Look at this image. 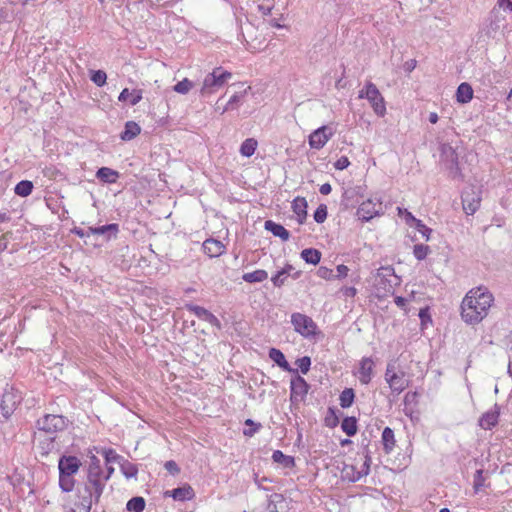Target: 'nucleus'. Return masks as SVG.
I'll use <instances>...</instances> for the list:
<instances>
[{"mask_svg": "<svg viewBox=\"0 0 512 512\" xmlns=\"http://www.w3.org/2000/svg\"><path fill=\"white\" fill-rule=\"evenodd\" d=\"M494 297L487 288L479 286L468 291L461 303V317L470 325L480 323L487 315Z\"/></svg>", "mask_w": 512, "mask_h": 512, "instance_id": "f257e3e1", "label": "nucleus"}, {"mask_svg": "<svg viewBox=\"0 0 512 512\" xmlns=\"http://www.w3.org/2000/svg\"><path fill=\"white\" fill-rule=\"evenodd\" d=\"M105 485L106 482L103 479V469L100 465V460L93 456L88 467L83 493L79 489L78 497H88V501L97 504L100 501Z\"/></svg>", "mask_w": 512, "mask_h": 512, "instance_id": "f03ea898", "label": "nucleus"}, {"mask_svg": "<svg viewBox=\"0 0 512 512\" xmlns=\"http://www.w3.org/2000/svg\"><path fill=\"white\" fill-rule=\"evenodd\" d=\"M232 77V74L221 67L215 68L212 73L206 75L201 88V95L206 96L216 92Z\"/></svg>", "mask_w": 512, "mask_h": 512, "instance_id": "7ed1b4c3", "label": "nucleus"}, {"mask_svg": "<svg viewBox=\"0 0 512 512\" xmlns=\"http://www.w3.org/2000/svg\"><path fill=\"white\" fill-rule=\"evenodd\" d=\"M440 159L445 168L449 170V175L451 178L463 180V175L458 163V155L450 144H441Z\"/></svg>", "mask_w": 512, "mask_h": 512, "instance_id": "20e7f679", "label": "nucleus"}, {"mask_svg": "<svg viewBox=\"0 0 512 512\" xmlns=\"http://www.w3.org/2000/svg\"><path fill=\"white\" fill-rule=\"evenodd\" d=\"M358 97L360 99H367L371 104L373 111L378 116H384L386 113L385 101L376 85L372 82H367L362 90L359 91Z\"/></svg>", "mask_w": 512, "mask_h": 512, "instance_id": "39448f33", "label": "nucleus"}, {"mask_svg": "<svg viewBox=\"0 0 512 512\" xmlns=\"http://www.w3.org/2000/svg\"><path fill=\"white\" fill-rule=\"evenodd\" d=\"M68 419L62 415L46 414L36 421V427L46 433H56L66 429Z\"/></svg>", "mask_w": 512, "mask_h": 512, "instance_id": "423d86ee", "label": "nucleus"}, {"mask_svg": "<svg viewBox=\"0 0 512 512\" xmlns=\"http://www.w3.org/2000/svg\"><path fill=\"white\" fill-rule=\"evenodd\" d=\"M291 323L294 326L296 332L303 337H311L315 335L317 325L312 318L301 313H293L291 315Z\"/></svg>", "mask_w": 512, "mask_h": 512, "instance_id": "0eeeda50", "label": "nucleus"}, {"mask_svg": "<svg viewBox=\"0 0 512 512\" xmlns=\"http://www.w3.org/2000/svg\"><path fill=\"white\" fill-rule=\"evenodd\" d=\"M309 388H310V386L306 382V380L303 377H301L300 375H298V373H297L296 376L294 378H292L291 382H290V401H291V403L298 404V403L304 401Z\"/></svg>", "mask_w": 512, "mask_h": 512, "instance_id": "6e6552de", "label": "nucleus"}, {"mask_svg": "<svg viewBox=\"0 0 512 512\" xmlns=\"http://www.w3.org/2000/svg\"><path fill=\"white\" fill-rule=\"evenodd\" d=\"M20 401L21 397L13 390V388L5 389L0 400L2 416L8 419Z\"/></svg>", "mask_w": 512, "mask_h": 512, "instance_id": "1a4fd4ad", "label": "nucleus"}, {"mask_svg": "<svg viewBox=\"0 0 512 512\" xmlns=\"http://www.w3.org/2000/svg\"><path fill=\"white\" fill-rule=\"evenodd\" d=\"M335 130L328 126L323 125L318 129L314 130L309 136V145L314 149H321L324 145L330 140V138L334 135Z\"/></svg>", "mask_w": 512, "mask_h": 512, "instance_id": "9d476101", "label": "nucleus"}, {"mask_svg": "<svg viewBox=\"0 0 512 512\" xmlns=\"http://www.w3.org/2000/svg\"><path fill=\"white\" fill-rule=\"evenodd\" d=\"M462 206L467 215H473L480 207L481 197L474 188H469L462 193Z\"/></svg>", "mask_w": 512, "mask_h": 512, "instance_id": "9b49d317", "label": "nucleus"}, {"mask_svg": "<svg viewBox=\"0 0 512 512\" xmlns=\"http://www.w3.org/2000/svg\"><path fill=\"white\" fill-rule=\"evenodd\" d=\"M81 467V461L72 455H62L58 461L59 473L64 475H74Z\"/></svg>", "mask_w": 512, "mask_h": 512, "instance_id": "f8f14e48", "label": "nucleus"}, {"mask_svg": "<svg viewBox=\"0 0 512 512\" xmlns=\"http://www.w3.org/2000/svg\"><path fill=\"white\" fill-rule=\"evenodd\" d=\"M186 309L195 314L199 319L208 322L209 324L217 327L218 329L221 328V323L219 319L206 308L195 304H186Z\"/></svg>", "mask_w": 512, "mask_h": 512, "instance_id": "ddd939ff", "label": "nucleus"}, {"mask_svg": "<svg viewBox=\"0 0 512 512\" xmlns=\"http://www.w3.org/2000/svg\"><path fill=\"white\" fill-rule=\"evenodd\" d=\"M378 207L379 208L377 209L376 204L371 199H368L360 204L356 214L360 220L369 221L374 216L380 214L381 203L378 204Z\"/></svg>", "mask_w": 512, "mask_h": 512, "instance_id": "4468645a", "label": "nucleus"}, {"mask_svg": "<svg viewBox=\"0 0 512 512\" xmlns=\"http://www.w3.org/2000/svg\"><path fill=\"white\" fill-rule=\"evenodd\" d=\"M500 407L496 403L493 409L485 412L479 419V426L485 430H490L498 424Z\"/></svg>", "mask_w": 512, "mask_h": 512, "instance_id": "2eb2a0df", "label": "nucleus"}, {"mask_svg": "<svg viewBox=\"0 0 512 512\" xmlns=\"http://www.w3.org/2000/svg\"><path fill=\"white\" fill-rule=\"evenodd\" d=\"M167 496L172 497L176 501L192 500L195 497V491L188 483L166 492Z\"/></svg>", "mask_w": 512, "mask_h": 512, "instance_id": "dca6fc26", "label": "nucleus"}, {"mask_svg": "<svg viewBox=\"0 0 512 512\" xmlns=\"http://www.w3.org/2000/svg\"><path fill=\"white\" fill-rule=\"evenodd\" d=\"M374 362L370 357H364L360 361V367L358 371V378L361 384L367 385L370 383L373 376Z\"/></svg>", "mask_w": 512, "mask_h": 512, "instance_id": "f3484780", "label": "nucleus"}, {"mask_svg": "<svg viewBox=\"0 0 512 512\" xmlns=\"http://www.w3.org/2000/svg\"><path fill=\"white\" fill-rule=\"evenodd\" d=\"M224 244L214 238L206 239L203 243V250L209 257H219L225 252Z\"/></svg>", "mask_w": 512, "mask_h": 512, "instance_id": "a211bd4d", "label": "nucleus"}, {"mask_svg": "<svg viewBox=\"0 0 512 512\" xmlns=\"http://www.w3.org/2000/svg\"><path fill=\"white\" fill-rule=\"evenodd\" d=\"M387 383L392 392L396 394H400L408 387V380L405 379V373L403 371L399 372V374L389 376Z\"/></svg>", "mask_w": 512, "mask_h": 512, "instance_id": "6ab92c4d", "label": "nucleus"}, {"mask_svg": "<svg viewBox=\"0 0 512 512\" xmlns=\"http://www.w3.org/2000/svg\"><path fill=\"white\" fill-rule=\"evenodd\" d=\"M269 358L274 362L276 363L281 369H283L284 371H287V372H291V373H294V374H297V369H293L291 368V366L289 365V363L287 362L284 354L282 353V351H280L279 349L277 348H271L269 350Z\"/></svg>", "mask_w": 512, "mask_h": 512, "instance_id": "aec40b11", "label": "nucleus"}, {"mask_svg": "<svg viewBox=\"0 0 512 512\" xmlns=\"http://www.w3.org/2000/svg\"><path fill=\"white\" fill-rule=\"evenodd\" d=\"M264 228L271 232L275 237H279L282 241H287L290 238V232L283 225L272 220H266Z\"/></svg>", "mask_w": 512, "mask_h": 512, "instance_id": "412c9836", "label": "nucleus"}, {"mask_svg": "<svg viewBox=\"0 0 512 512\" xmlns=\"http://www.w3.org/2000/svg\"><path fill=\"white\" fill-rule=\"evenodd\" d=\"M90 232L92 235H103L107 240L112 237H116L119 232V226L116 223L106 224L99 227H90Z\"/></svg>", "mask_w": 512, "mask_h": 512, "instance_id": "4be33fe9", "label": "nucleus"}, {"mask_svg": "<svg viewBox=\"0 0 512 512\" xmlns=\"http://www.w3.org/2000/svg\"><path fill=\"white\" fill-rule=\"evenodd\" d=\"M307 201L304 197H297L292 202L293 212L297 215V220L303 224L307 217Z\"/></svg>", "mask_w": 512, "mask_h": 512, "instance_id": "5701e85b", "label": "nucleus"}, {"mask_svg": "<svg viewBox=\"0 0 512 512\" xmlns=\"http://www.w3.org/2000/svg\"><path fill=\"white\" fill-rule=\"evenodd\" d=\"M473 98V89L467 82L461 83L456 91V100L461 104L470 102Z\"/></svg>", "mask_w": 512, "mask_h": 512, "instance_id": "b1692460", "label": "nucleus"}, {"mask_svg": "<svg viewBox=\"0 0 512 512\" xmlns=\"http://www.w3.org/2000/svg\"><path fill=\"white\" fill-rule=\"evenodd\" d=\"M96 177L104 183H115L119 177V173L108 167H101L96 172Z\"/></svg>", "mask_w": 512, "mask_h": 512, "instance_id": "393cba45", "label": "nucleus"}, {"mask_svg": "<svg viewBox=\"0 0 512 512\" xmlns=\"http://www.w3.org/2000/svg\"><path fill=\"white\" fill-rule=\"evenodd\" d=\"M141 132L140 126L134 121H128L125 124L124 130L120 134L123 141H129L139 135Z\"/></svg>", "mask_w": 512, "mask_h": 512, "instance_id": "a878e982", "label": "nucleus"}, {"mask_svg": "<svg viewBox=\"0 0 512 512\" xmlns=\"http://www.w3.org/2000/svg\"><path fill=\"white\" fill-rule=\"evenodd\" d=\"M341 477L349 482H357L362 478L359 470L352 464H344L341 470Z\"/></svg>", "mask_w": 512, "mask_h": 512, "instance_id": "bb28decb", "label": "nucleus"}, {"mask_svg": "<svg viewBox=\"0 0 512 512\" xmlns=\"http://www.w3.org/2000/svg\"><path fill=\"white\" fill-rule=\"evenodd\" d=\"M272 460L280 464L283 468H293L295 466V459L292 456L285 455L280 450H275L272 454Z\"/></svg>", "mask_w": 512, "mask_h": 512, "instance_id": "cd10ccee", "label": "nucleus"}, {"mask_svg": "<svg viewBox=\"0 0 512 512\" xmlns=\"http://www.w3.org/2000/svg\"><path fill=\"white\" fill-rule=\"evenodd\" d=\"M382 443L385 453L389 454L395 446L394 431L390 427H385L382 432Z\"/></svg>", "mask_w": 512, "mask_h": 512, "instance_id": "c85d7f7f", "label": "nucleus"}, {"mask_svg": "<svg viewBox=\"0 0 512 512\" xmlns=\"http://www.w3.org/2000/svg\"><path fill=\"white\" fill-rule=\"evenodd\" d=\"M300 255L307 264L317 265L321 260V252L315 248H306Z\"/></svg>", "mask_w": 512, "mask_h": 512, "instance_id": "c756f323", "label": "nucleus"}, {"mask_svg": "<svg viewBox=\"0 0 512 512\" xmlns=\"http://www.w3.org/2000/svg\"><path fill=\"white\" fill-rule=\"evenodd\" d=\"M268 278V273L265 270L258 269L253 272L245 273L242 279L247 283H260Z\"/></svg>", "mask_w": 512, "mask_h": 512, "instance_id": "7c9ffc66", "label": "nucleus"}, {"mask_svg": "<svg viewBox=\"0 0 512 512\" xmlns=\"http://www.w3.org/2000/svg\"><path fill=\"white\" fill-rule=\"evenodd\" d=\"M290 270H294V267L290 264H286L280 271H278L272 278L271 281L275 287H281L284 285L287 276L290 274Z\"/></svg>", "mask_w": 512, "mask_h": 512, "instance_id": "2f4dec72", "label": "nucleus"}, {"mask_svg": "<svg viewBox=\"0 0 512 512\" xmlns=\"http://www.w3.org/2000/svg\"><path fill=\"white\" fill-rule=\"evenodd\" d=\"M341 429L347 436L351 437L357 433V419L355 417H345L341 423Z\"/></svg>", "mask_w": 512, "mask_h": 512, "instance_id": "473e14b6", "label": "nucleus"}, {"mask_svg": "<svg viewBox=\"0 0 512 512\" xmlns=\"http://www.w3.org/2000/svg\"><path fill=\"white\" fill-rule=\"evenodd\" d=\"M145 499L141 496L132 497L126 504L129 512H143L145 509Z\"/></svg>", "mask_w": 512, "mask_h": 512, "instance_id": "72a5a7b5", "label": "nucleus"}, {"mask_svg": "<svg viewBox=\"0 0 512 512\" xmlns=\"http://www.w3.org/2000/svg\"><path fill=\"white\" fill-rule=\"evenodd\" d=\"M354 399V390L352 388H345L339 396L340 406L344 409L349 408L354 403Z\"/></svg>", "mask_w": 512, "mask_h": 512, "instance_id": "f704fd0d", "label": "nucleus"}, {"mask_svg": "<svg viewBox=\"0 0 512 512\" xmlns=\"http://www.w3.org/2000/svg\"><path fill=\"white\" fill-rule=\"evenodd\" d=\"M33 183L29 180H22L18 182L14 188V192L16 195L21 197H27L32 193Z\"/></svg>", "mask_w": 512, "mask_h": 512, "instance_id": "c9c22d12", "label": "nucleus"}, {"mask_svg": "<svg viewBox=\"0 0 512 512\" xmlns=\"http://www.w3.org/2000/svg\"><path fill=\"white\" fill-rule=\"evenodd\" d=\"M257 141L254 138H248L242 142L240 146V153L245 157H251L257 148Z\"/></svg>", "mask_w": 512, "mask_h": 512, "instance_id": "e433bc0d", "label": "nucleus"}, {"mask_svg": "<svg viewBox=\"0 0 512 512\" xmlns=\"http://www.w3.org/2000/svg\"><path fill=\"white\" fill-rule=\"evenodd\" d=\"M75 486V480L72 475H64L59 473V487L63 492H71L73 491Z\"/></svg>", "mask_w": 512, "mask_h": 512, "instance_id": "4c0bfd02", "label": "nucleus"}, {"mask_svg": "<svg viewBox=\"0 0 512 512\" xmlns=\"http://www.w3.org/2000/svg\"><path fill=\"white\" fill-rule=\"evenodd\" d=\"M120 468L126 478L136 477V475L138 473L137 466L135 464L129 462L128 460H123L120 463Z\"/></svg>", "mask_w": 512, "mask_h": 512, "instance_id": "58836bf2", "label": "nucleus"}, {"mask_svg": "<svg viewBox=\"0 0 512 512\" xmlns=\"http://www.w3.org/2000/svg\"><path fill=\"white\" fill-rule=\"evenodd\" d=\"M339 412L337 409L330 407L325 417V425L329 428H335L339 424Z\"/></svg>", "mask_w": 512, "mask_h": 512, "instance_id": "ea45409f", "label": "nucleus"}, {"mask_svg": "<svg viewBox=\"0 0 512 512\" xmlns=\"http://www.w3.org/2000/svg\"><path fill=\"white\" fill-rule=\"evenodd\" d=\"M394 276L396 280H399V278L395 275L394 268L391 266H385L380 267L377 271V277L381 278L382 280H386L390 286H392L391 280H388V277Z\"/></svg>", "mask_w": 512, "mask_h": 512, "instance_id": "a19ab883", "label": "nucleus"}, {"mask_svg": "<svg viewBox=\"0 0 512 512\" xmlns=\"http://www.w3.org/2000/svg\"><path fill=\"white\" fill-rule=\"evenodd\" d=\"M79 502L75 503V509H71L70 512H90L92 508V502L88 501V497H79Z\"/></svg>", "mask_w": 512, "mask_h": 512, "instance_id": "79ce46f5", "label": "nucleus"}, {"mask_svg": "<svg viewBox=\"0 0 512 512\" xmlns=\"http://www.w3.org/2000/svg\"><path fill=\"white\" fill-rule=\"evenodd\" d=\"M90 79L95 85L102 87L106 83L107 75L103 70H93Z\"/></svg>", "mask_w": 512, "mask_h": 512, "instance_id": "37998d69", "label": "nucleus"}, {"mask_svg": "<svg viewBox=\"0 0 512 512\" xmlns=\"http://www.w3.org/2000/svg\"><path fill=\"white\" fill-rule=\"evenodd\" d=\"M193 87V82L187 78L174 85L173 90L179 94H187Z\"/></svg>", "mask_w": 512, "mask_h": 512, "instance_id": "c03bdc74", "label": "nucleus"}, {"mask_svg": "<svg viewBox=\"0 0 512 512\" xmlns=\"http://www.w3.org/2000/svg\"><path fill=\"white\" fill-rule=\"evenodd\" d=\"M430 252V248L428 245L424 244H416L413 247V254L417 260H424L428 253Z\"/></svg>", "mask_w": 512, "mask_h": 512, "instance_id": "a18cd8bd", "label": "nucleus"}, {"mask_svg": "<svg viewBox=\"0 0 512 512\" xmlns=\"http://www.w3.org/2000/svg\"><path fill=\"white\" fill-rule=\"evenodd\" d=\"M327 214V206L325 204H320L314 211L313 218L315 222L321 224L326 220Z\"/></svg>", "mask_w": 512, "mask_h": 512, "instance_id": "49530a36", "label": "nucleus"}, {"mask_svg": "<svg viewBox=\"0 0 512 512\" xmlns=\"http://www.w3.org/2000/svg\"><path fill=\"white\" fill-rule=\"evenodd\" d=\"M245 425H246V426H250V428H249V429H245V430L243 431V434H244L245 436H247V437H252V436H253L255 433H257V432L261 429V427H262V425H261L260 423H256V422H254L252 419H247V420L245 421Z\"/></svg>", "mask_w": 512, "mask_h": 512, "instance_id": "de8ad7c7", "label": "nucleus"}, {"mask_svg": "<svg viewBox=\"0 0 512 512\" xmlns=\"http://www.w3.org/2000/svg\"><path fill=\"white\" fill-rule=\"evenodd\" d=\"M296 365L302 374H307L311 366V359L308 356H303L296 360Z\"/></svg>", "mask_w": 512, "mask_h": 512, "instance_id": "09e8293b", "label": "nucleus"}, {"mask_svg": "<svg viewBox=\"0 0 512 512\" xmlns=\"http://www.w3.org/2000/svg\"><path fill=\"white\" fill-rule=\"evenodd\" d=\"M246 92H247V89H245L243 92H236L233 96H231L224 111H226L228 109H232L234 104L239 103L242 100V98L244 97V94Z\"/></svg>", "mask_w": 512, "mask_h": 512, "instance_id": "8fccbe9b", "label": "nucleus"}, {"mask_svg": "<svg viewBox=\"0 0 512 512\" xmlns=\"http://www.w3.org/2000/svg\"><path fill=\"white\" fill-rule=\"evenodd\" d=\"M484 477H483V471L480 469V470H477L475 475H474V481H473V487H474V490L475 492H478L480 490V488L484 485Z\"/></svg>", "mask_w": 512, "mask_h": 512, "instance_id": "3c124183", "label": "nucleus"}, {"mask_svg": "<svg viewBox=\"0 0 512 512\" xmlns=\"http://www.w3.org/2000/svg\"><path fill=\"white\" fill-rule=\"evenodd\" d=\"M415 228L426 238V240H429V236L432 232L431 228L423 224L421 220L416 221Z\"/></svg>", "mask_w": 512, "mask_h": 512, "instance_id": "603ef678", "label": "nucleus"}, {"mask_svg": "<svg viewBox=\"0 0 512 512\" xmlns=\"http://www.w3.org/2000/svg\"><path fill=\"white\" fill-rule=\"evenodd\" d=\"M130 100L129 104L131 106L137 105L143 98V91L134 89L132 92H130Z\"/></svg>", "mask_w": 512, "mask_h": 512, "instance_id": "864d4df0", "label": "nucleus"}, {"mask_svg": "<svg viewBox=\"0 0 512 512\" xmlns=\"http://www.w3.org/2000/svg\"><path fill=\"white\" fill-rule=\"evenodd\" d=\"M421 324L426 325L427 322H432L431 314L429 311V307L421 308L418 314Z\"/></svg>", "mask_w": 512, "mask_h": 512, "instance_id": "5fc2aeb1", "label": "nucleus"}, {"mask_svg": "<svg viewBox=\"0 0 512 512\" xmlns=\"http://www.w3.org/2000/svg\"><path fill=\"white\" fill-rule=\"evenodd\" d=\"M317 275L322 279H331L334 277L333 271L324 266L318 268Z\"/></svg>", "mask_w": 512, "mask_h": 512, "instance_id": "6e6d98bb", "label": "nucleus"}, {"mask_svg": "<svg viewBox=\"0 0 512 512\" xmlns=\"http://www.w3.org/2000/svg\"><path fill=\"white\" fill-rule=\"evenodd\" d=\"M350 165V161L346 156H341L335 163L336 170H344Z\"/></svg>", "mask_w": 512, "mask_h": 512, "instance_id": "4d7b16f0", "label": "nucleus"}, {"mask_svg": "<svg viewBox=\"0 0 512 512\" xmlns=\"http://www.w3.org/2000/svg\"><path fill=\"white\" fill-rule=\"evenodd\" d=\"M165 469L172 475H176L180 472V468L177 463L173 460H169L164 465Z\"/></svg>", "mask_w": 512, "mask_h": 512, "instance_id": "13d9d810", "label": "nucleus"}, {"mask_svg": "<svg viewBox=\"0 0 512 512\" xmlns=\"http://www.w3.org/2000/svg\"><path fill=\"white\" fill-rule=\"evenodd\" d=\"M104 456L107 464L121 459V457L117 455L112 449L104 451Z\"/></svg>", "mask_w": 512, "mask_h": 512, "instance_id": "bf43d9fd", "label": "nucleus"}, {"mask_svg": "<svg viewBox=\"0 0 512 512\" xmlns=\"http://www.w3.org/2000/svg\"><path fill=\"white\" fill-rule=\"evenodd\" d=\"M370 463H371V457L367 454L365 456V461L362 465L361 470H359L361 476H367L370 472Z\"/></svg>", "mask_w": 512, "mask_h": 512, "instance_id": "052dcab7", "label": "nucleus"}, {"mask_svg": "<svg viewBox=\"0 0 512 512\" xmlns=\"http://www.w3.org/2000/svg\"><path fill=\"white\" fill-rule=\"evenodd\" d=\"M336 270H337V275H334V277L338 278V279L345 278L349 272V268L344 264L338 265L336 267Z\"/></svg>", "mask_w": 512, "mask_h": 512, "instance_id": "680f3d73", "label": "nucleus"}, {"mask_svg": "<svg viewBox=\"0 0 512 512\" xmlns=\"http://www.w3.org/2000/svg\"><path fill=\"white\" fill-rule=\"evenodd\" d=\"M71 232L81 238H84V237H89L90 235H92V233L90 232V227L87 229V230H84L82 228H79V227H74Z\"/></svg>", "mask_w": 512, "mask_h": 512, "instance_id": "e2e57ef3", "label": "nucleus"}, {"mask_svg": "<svg viewBox=\"0 0 512 512\" xmlns=\"http://www.w3.org/2000/svg\"><path fill=\"white\" fill-rule=\"evenodd\" d=\"M282 501H283V496L281 494L274 493V494L270 495L269 499H268L267 509H271L272 504L279 503Z\"/></svg>", "mask_w": 512, "mask_h": 512, "instance_id": "0e129e2a", "label": "nucleus"}, {"mask_svg": "<svg viewBox=\"0 0 512 512\" xmlns=\"http://www.w3.org/2000/svg\"><path fill=\"white\" fill-rule=\"evenodd\" d=\"M395 374H398L395 371V365L392 364V363H388L386 371H385V380H386V382L388 381L389 376H392V375H395Z\"/></svg>", "mask_w": 512, "mask_h": 512, "instance_id": "69168bd1", "label": "nucleus"}, {"mask_svg": "<svg viewBox=\"0 0 512 512\" xmlns=\"http://www.w3.org/2000/svg\"><path fill=\"white\" fill-rule=\"evenodd\" d=\"M418 397L417 392H408L404 397L405 404H410L416 401V398Z\"/></svg>", "mask_w": 512, "mask_h": 512, "instance_id": "338daca9", "label": "nucleus"}, {"mask_svg": "<svg viewBox=\"0 0 512 512\" xmlns=\"http://www.w3.org/2000/svg\"><path fill=\"white\" fill-rule=\"evenodd\" d=\"M130 95H131V94H130L129 89H128V88H125V89H123V90L121 91V93H120V95H119V97H118V100H119L120 102H125V101H127V100H130Z\"/></svg>", "mask_w": 512, "mask_h": 512, "instance_id": "774afa93", "label": "nucleus"}]
</instances>
